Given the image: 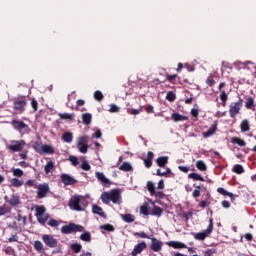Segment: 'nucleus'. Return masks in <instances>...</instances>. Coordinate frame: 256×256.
Returning <instances> with one entry per match:
<instances>
[{
  "label": "nucleus",
  "instance_id": "obj_1",
  "mask_svg": "<svg viewBox=\"0 0 256 256\" xmlns=\"http://www.w3.org/2000/svg\"><path fill=\"white\" fill-rule=\"evenodd\" d=\"M102 203L109 205V203H114V205H121V192L118 189H113L108 192H103L100 196Z\"/></svg>",
  "mask_w": 256,
  "mask_h": 256
},
{
  "label": "nucleus",
  "instance_id": "obj_2",
  "mask_svg": "<svg viewBox=\"0 0 256 256\" xmlns=\"http://www.w3.org/2000/svg\"><path fill=\"white\" fill-rule=\"evenodd\" d=\"M134 237H139L140 239H151L150 249L154 251V253H159L161 249H163V242L157 240V238H151V236L147 235L145 232H134Z\"/></svg>",
  "mask_w": 256,
  "mask_h": 256
},
{
  "label": "nucleus",
  "instance_id": "obj_3",
  "mask_svg": "<svg viewBox=\"0 0 256 256\" xmlns=\"http://www.w3.org/2000/svg\"><path fill=\"white\" fill-rule=\"evenodd\" d=\"M68 206L70 207V209H72V211H85V208L83 207V197L81 196H71Z\"/></svg>",
  "mask_w": 256,
  "mask_h": 256
},
{
  "label": "nucleus",
  "instance_id": "obj_4",
  "mask_svg": "<svg viewBox=\"0 0 256 256\" xmlns=\"http://www.w3.org/2000/svg\"><path fill=\"white\" fill-rule=\"evenodd\" d=\"M84 227L79 224L69 223L61 227V233L64 235H70L71 233H81L84 231Z\"/></svg>",
  "mask_w": 256,
  "mask_h": 256
},
{
  "label": "nucleus",
  "instance_id": "obj_5",
  "mask_svg": "<svg viewBox=\"0 0 256 256\" xmlns=\"http://www.w3.org/2000/svg\"><path fill=\"white\" fill-rule=\"evenodd\" d=\"M10 125L15 129V131H18L20 135H25L29 133V125H27L25 122L19 119H13L10 122Z\"/></svg>",
  "mask_w": 256,
  "mask_h": 256
},
{
  "label": "nucleus",
  "instance_id": "obj_6",
  "mask_svg": "<svg viewBox=\"0 0 256 256\" xmlns=\"http://www.w3.org/2000/svg\"><path fill=\"white\" fill-rule=\"evenodd\" d=\"M212 233H213V218H210L207 229L204 230L203 232L194 234V239H196V241H205V239H207V237H209V235H211Z\"/></svg>",
  "mask_w": 256,
  "mask_h": 256
},
{
  "label": "nucleus",
  "instance_id": "obj_7",
  "mask_svg": "<svg viewBox=\"0 0 256 256\" xmlns=\"http://www.w3.org/2000/svg\"><path fill=\"white\" fill-rule=\"evenodd\" d=\"M241 107H243V99L239 98L237 102H232L229 106V115L231 119H235L239 113H241Z\"/></svg>",
  "mask_w": 256,
  "mask_h": 256
},
{
  "label": "nucleus",
  "instance_id": "obj_8",
  "mask_svg": "<svg viewBox=\"0 0 256 256\" xmlns=\"http://www.w3.org/2000/svg\"><path fill=\"white\" fill-rule=\"evenodd\" d=\"M25 147L24 140H11L10 145H7L6 148L12 153H19V151H23Z\"/></svg>",
  "mask_w": 256,
  "mask_h": 256
},
{
  "label": "nucleus",
  "instance_id": "obj_9",
  "mask_svg": "<svg viewBox=\"0 0 256 256\" xmlns=\"http://www.w3.org/2000/svg\"><path fill=\"white\" fill-rule=\"evenodd\" d=\"M45 206H38L36 208V218L40 225H45L49 220V214H45Z\"/></svg>",
  "mask_w": 256,
  "mask_h": 256
},
{
  "label": "nucleus",
  "instance_id": "obj_10",
  "mask_svg": "<svg viewBox=\"0 0 256 256\" xmlns=\"http://www.w3.org/2000/svg\"><path fill=\"white\" fill-rule=\"evenodd\" d=\"M42 241L45 243L46 247H50V249H55L58 245L57 239H55L53 235H43Z\"/></svg>",
  "mask_w": 256,
  "mask_h": 256
},
{
  "label": "nucleus",
  "instance_id": "obj_11",
  "mask_svg": "<svg viewBox=\"0 0 256 256\" xmlns=\"http://www.w3.org/2000/svg\"><path fill=\"white\" fill-rule=\"evenodd\" d=\"M36 189H38L37 199H45V197H47V193H49V184H39L36 186Z\"/></svg>",
  "mask_w": 256,
  "mask_h": 256
},
{
  "label": "nucleus",
  "instance_id": "obj_12",
  "mask_svg": "<svg viewBox=\"0 0 256 256\" xmlns=\"http://www.w3.org/2000/svg\"><path fill=\"white\" fill-rule=\"evenodd\" d=\"M4 200L6 203H8V205H11V207H17V205H21V198L19 197V194H12L10 198L5 196Z\"/></svg>",
  "mask_w": 256,
  "mask_h": 256
},
{
  "label": "nucleus",
  "instance_id": "obj_13",
  "mask_svg": "<svg viewBox=\"0 0 256 256\" xmlns=\"http://www.w3.org/2000/svg\"><path fill=\"white\" fill-rule=\"evenodd\" d=\"M26 107H27V100L25 99H18L13 102L14 111H19V113H23Z\"/></svg>",
  "mask_w": 256,
  "mask_h": 256
},
{
  "label": "nucleus",
  "instance_id": "obj_14",
  "mask_svg": "<svg viewBox=\"0 0 256 256\" xmlns=\"http://www.w3.org/2000/svg\"><path fill=\"white\" fill-rule=\"evenodd\" d=\"M147 249V243L145 241H142L134 246V249L131 252L132 256L140 255V253H143Z\"/></svg>",
  "mask_w": 256,
  "mask_h": 256
},
{
  "label": "nucleus",
  "instance_id": "obj_15",
  "mask_svg": "<svg viewBox=\"0 0 256 256\" xmlns=\"http://www.w3.org/2000/svg\"><path fill=\"white\" fill-rule=\"evenodd\" d=\"M60 179L63 185H65L66 187L69 185H75V183H77V180L69 174H61Z\"/></svg>",
  "mask_w": 256,
  "mask_h": 256
},
{
  "label": "nucleus",
  "instance_id": "obj_16",
  "mask_svg": "<svg viewBox=\"0 0 256 256\" xmlns=\"http://www.w3.org/2000/svg\"><path fill=\"white\" fill-rule=\"evenodd\" d=\"M217 193H219L220 195H223V197H230L232 203L235 202V197H239V195H235L231 192H228L223 187L217 188Z\"/></svg>",
  "mask_w": 256,
  "mask_h": 256
},
{
  "label": "nucleus",
  "instance_id": "obj_17",
  "mask_svg": "<svg viewBox=\"0 0 256 256\" xmlns=\"http://www.w3.org/2000/svg\"><path fill=\"white\" fill-rule=\"evenodd\" d=\"M155 157V154L152 151H148L147 158L144 159V165L147 169H151L153 166V159Z\"/></svg>",
  "mask_w": 256,
  "mask_h": 256
},
{
  "label": "nucleus",
  "instance_id": "obj_18",
  "mask_svg": "<svg viewBox=\"0 0 256 256\" xmlns=\"http://www.w3.org/2000/svg\"><path fill=\"white\" fill-rule=\"evenodd\" d=\"M166 245H168V247H173V249H187V245L179 241H169L166 242Z\"/></svg>",
  "mask_w": 256,
  "mask_h": 256
},
{
  "label": "nucleus",
  "instance_id": "obj_19",
  "mask_svg": "<svg viewBox=\"0 0 256 256\" xmlns=\"http://www.w3.org/2000/svg\"><path fill=\"white\" fill-rule=\"evenodd\" d=\"M249 65H253L251 63V61H246V62L236 61V62H234V67L238 71H241V69H249Z\"/></svg>",
  "mask_w": 256,
  "mask_h": 256
},
{
  "label": "nucleus",
  "instance_id": "obj_20",
  "mask_svg": "<svg viewBox=\"0 0 256 256\" xmlns=\"http://www.w3.org/2000/svg\"><path fill=\"white\" fill-rule=\"evenodd\" d=\"M95 175L96 179H98V181H100L102 185H111V181L107 179V177H105V174H103L102 172H96Z\"/></svg>",
  "mask_w": 256,
  "mask_h": 256
},
{
  "label": "nucleus",
  "instance_id": "obj_21",
  "mask_svg": "<svg viewBox=\"0 0 256 256\" xmlns=\"http://www.w3.org/2000/svg\"><path fill=\"white\" fill-rule=\"evenodd\" d=\"M92 213H94V215H99L100 217L105 218V212L103 211V208H101V206L94 204L92 206Z\"/></svg>",
  "mask_w": 256,
  "mask_h": 256
},
{
  "label": "nucleus",
  "instance_id": "obj_22",
  "mask_svg": "<svg viewBox=\"0 0 256 256\" xmlns=\"http://www.w3.org/2000/svg\"><path fill=\"white\" fill-rule=\"evenodd\" d=\"M240 129L241 133H247L248 131H251V125L249 124V120H242L240 123Z\"/></svg>",
  "mask_w": 256,
  "mask_h": 256
},
{
  "label": "nucleus",
  "instance_id": "obj_23",
  "mask_svg": "<svg viewBox=\"0 0 256 256\" xmlns=\"http://www.w3.org/2000/svg\"><path fill=\"white\" fill-rule=\"evenodd\" d=\"M158 167H165L169 163V156H160L156 159Z\"/></svg>",
  "mask_w": 256,
  "mask_h": 256
},
{
  "label": "nucleus",
  "instance_id": "obj_24",
  "mask_svg": "<svg viewBox=\"0 0 256 256\" xmlns=\"http://www.w3.org/2000/svg\"><path fill=\"white\" fill-rule=\"evenodd\" d=\"M217 131V124H213L206 132H203V137L205 139L211 137V135H215Z\"/></svg>",
  "mask_w": 256,
  "mask_h": 256
},
{
  "label": "nucleus",
  "instance_id": "obj_25",
  "mask_svg": "<svg viewBox=\"0 0 256 256\" xmlns=\"http://www.w3.org/2000/svg\"><path fill=\"white\" fill-rule=\"evenodd\" d=\"M231 143H233V145H238L239 147H245L247 145V142L239 137H232Z\"/></svg>",
  "mask_w": 256,
  "mask_h": 256
},
{
  "label": "nucleus",
  "instance_id": "obj_26",
  "mask_svg": "<svg viewBox=\"0 0 256 256\" xmlns=\"http://www.w3.org/2000/svg\"><path fill=\"white\" fill-rule=\"evenodd\" d=\"M53 169H55V162L50 160L47 162V164L45 165V168H44L46 175H49V173H51V171H53Z\"/></svg>",
  "mask_w": 256,
  "mask_h": 256
},
{
  "label": "nucleus",
  "instance_id": "obj_27",
  "mask_svg": "<svg viewBox=\"0 0 256 256\" xmlns=\"http://www.w3.org/2000/svg\"><path fill=\"white\" fill-rule=\"evenodd\" d=\"M151 215H153L154 217H161V215H163V208L159 206H154L151 211Z\"/></svg>",
  "mask_w": 256,
  "mask_h": 256
},
{
  "label": "nucleus",
  "instance_id": "obj_28",
  "mask_svg": "<svg viewBox=\"0 0 256 256\" xmlns=\"http://www.w3.org/2000/svg\"><path fill=\"white\" fill-rule=\"evenodd\" d=\"M122 221L125 223H133L135 221V216L133 214H123Z\"/></svg>",
  "mask_w": 256,
  "mask_h": 256
},
{
  "label": "nucleus",
  "instance_id": "obj_29",
  "mask_svg": "<svg viewBox=\"0 0 256 256\" xmlns=\"http://www.w3.org/2000/svg\"><path fill=\"white\" fill-rule=\"evenodd\" d=\"M58 117L62 120H65V121H71L73 120V117H75V114H71V113H59L58 114Z\"/></svg>",
  "mask_w": 256,
  "mask_h": 256
},
{
  "label": "nucleus",
  "instance_id": "obj_30",
  "mask_svg": "<svg viewBox=\"0 0 256 256\" xmlns=\"http://www.w3.org/2000/svg\"><path fill=\"white\" fill-rule=\"evenodd\" d=\"M133 169V166L129 162H124L120 167V171H124L125 173L131 171Z\"/></svg>",
  "mask_w": 256,
  "mask_h": 256
},
{
  "label": "nucleus",
  "instance_id": "obj_31",
  "mask_svg": "<svg viewBox=\"0 0 256 256\" xmlns=\"http://www.w3.org/2000/svg\"><path fill=\"white\" fill-rule=\"evenodd\" d=\"M172 119L177 123L179 121H187V116L181 115L179 113H173Z\"/></svg>",
  "mask_w": 256,
  "mask_h": 256
},
{
  "label": "nucleus",
  "instance_id": "obj_32",
  "mask_svg": "<svg viewBox=\"0 0 256 256\" xmlns=\"http://www.w3.org/2000/svg\"><path fill=\"white\" fill-rule=\"evenodd\" d=\"M41 149L43 153H47L48 155H53V153H55V149L47 144L42 145Z\"/></svg>",
  "mask_w": 256,
  "mask_h": 256
},
{
  "label": "nucleus",
  "instance_id": "obj_33",
  "mask_svg": "<svg viewBox=\"0 0 256 256\" xmlns=\"http://www.w3.org/2000/svg\"><path fill=\"white\" fill-rule=\"evenodd\" d=\"M34 249L38 251V253H43V251H45L43 243L39 240L34 241Z\"/></svg>",
  "mask_w": 256,
  "mask_h": 256
},
{
  "label": "nucleus",
  "instance_id": "obj_34",
  "mask_svg": "<svg viewBox=\"0 0 256 256\" xmlns=\"http://www.w3.org/2000/svg\"><path fill=\"white\" fill-rule=\"evenodd\" d=\"M232 171H233V173H236L237 175H241V174L245 173V169L240 164L234 165L232 168Z\"/></svg>",
  "mask_w": 256,
  "mask_h": 256
},
{
  "label": "nucleus",
  "instance_id": "obj_35",
  "mask_svg": "<svg viewBox=\"0 0 256 256\" xmlns=\"http://www.w3.org/2000/svg\"><path fill=\"white\" fill-rule=\"evenodd\" d=\"M188 178L193 179V181H205V178H203V176H201L200 174L195 173V172L190 173L188 175Z\"/></svg>",
  "mask_w": 256,
  "mask_h": 256
},
{
  "label": "nucleus",
  "instance_id": "obj_36",
  "mask_svg": "<svg viewBox=\"0 0 256 256\" xmlns=\"http://www.w3.org/2000/svg\"><path fill=\"white\" fill-rule=\"evenodd\" d=\"M92 116L90 113L82 114V121L84 125H91Z\"/></svg>",
  "mask_w": 256,
  "mask_h": 256
},
{
  "label": "nucleus",
  "instance_id": "obj_37",
  "mask_svg": "<svg viewBox=\"0 0 256 256\" xmlns=\"http://www.w3.org/2000/svg\"><path fill=\"white\" fill-rule=\"evenodd\" d=\"M62 139L63 141H65V143H71L73 141V133L71 132H66L62 135Z\"/></svg>",
  "mask_w": 256,
  "mask_h": 256
},
{
  "label": "nucleus",
  "instance_id": "obj_38",
  "mask_svg": "<svg viewBox=\"0 0 256 256\" xmlns=\"http://www.w3.org/2000/svg\"><path fill=\"white\" fill-rule=\"evenodd\" d=\"M196 168L199 171H207V165L205 164V162L203 160H198L196 162Z\"/></svg>",
  "mask_w": 256,
  "mask_h": 256
},
{
  "label": "nucleus",
  "instance_id": "obj_39",
  "mask_svg": "<svg viewBox=\"0 0 256 256\" xmlns=\"http://www.w3.org/2000/svg\"><path fill=\"white\" fill-rule=\"evenodd\" d=\"M194 191L192 192V197H194V199H198V197H201V187L197 184H194Z\"/></svg>",
  "mask_w": 256,
  "mask_h": 256
},
{
  "label": "nucleus",
  "instance_id": "obj_40",
  "mask_svg": "<svg viewBox=\"0 0 256 256\" xmlns=\"http://www.w3.org/2000/svg\"><path fill=\"white\" fill-rule=\"evenodd\" d=\"M81 241H85L86 243H90L91 241V232H84L80 235Z\"/></svg>",
  "mask_w": 256,
  "mask_h": 256
},
{
  "label": "nucleus",
  "instance_id": "obj_41",
  "mask_svg": "<svg viewBox=\"0 0 256 256\" xmlns=\"http://www.w3.org/2000/svg\"><path fill=\"white\" fill-rule=\"evenodd\" d=\"M70 249H72L74 253H81L83 246L79 243H73L70 245Z\"/></svg>",
  "mask_w": 256,
  "mask_h": 256
},
{
  "label": "nucleus",
  "instance_id": "obj_42",
  "mask_svg": "<svg viewBox=\"0 0 256 256\" xmlns=\"http://www.w3.org/2000/svg\"><path fill=\"white\" fill-rule=\"evenodd\" d=\"M246 109H253L255 107V100L253 97H248L245 103Z\"/></svg>",
  "mask_w": 256,
  "mask_h": 256
},
{
  "label": "nucleus",
  "instance_id": "obj_43",
  "mask_svg": "<svg viewBox=\"0 0 256 256\" xmlns=\"http://www.w3.org/2000/svg\"><path fill=\"white\" fill-rule=\"evenodd\" d=\"M227 93L225 92V90H221V94H220V100L222 101V107H225V105H227Z\"/></svg>",
  "mask_w": 256,
  "mask_h": 256
},
{
  "label": "nucleus",
  "instance_id": "obj_44",
  "mask_svg": "<svg viewBox=\"0 0 256 256\" xmlns=\"http://www.w3.org/2000/svg\"><path fill=\"white\" fill-rule=\"evenodd\" d=\"M140 213L141 215H149V204L148 203H144L141 207H140Z\"/></svg>",
  "mask_w": 256,
  "mask_h": 256
},
{
  "label": "nucleus",
  "instance_id": "obj_45",
  "mask_svg": "<svg viewBox=\"0 0 256 256\" xmlns=\"http://www.w3.org/2000/svg\"><path fill=\"white\" fill-rule=\"evenodd\" d=\"M12 187H22L23 180H19L18 178H12L10 181Z\"/></svg>",
  "mask_w": 256,
  "mask_h": 256
},
{
  "label": "nucleus",
  "instance_id": "obj_46",
  "mask_svg": "<svg viewBox=\"0 0 256 256\" xmlns=\"http://www.w3.org/2000/svg\"><path fill=\"white\" fill-rule=\"evenodd\" d=\"M77 145H89V137L81 136L80 138H78Z\"/></svg>",
  "mask_w": 256,
  "mask_h": 256
},
{
  "label": "nucleus",
  "instance_id": "obj_47",
  "mask_svg": "<svg viewBox=\"0 0 256 256\" xmlns=\"http://www.w3.org/2000/svg\"><path fill=\"white\" fill-rule=\"evenodd\" d=\"M100 229L103 231H108L109 233H113V231H115V227L111 224H104L100 226Z\"/></svg>",
  "mask_w": 256,
  "mask_h": 256
},
{
  "label": "nucleus",
  "instance_id": "obj_48",
  "mask_svg": "<svg viewBox=\"0 0 256 256\" xmlns=\"http://www.w3.org/2000/svg\"><path fill=\"white\" fill-rule=\"evenodd\" d=\"M166 79L167 81H169V83H172V85H175L177 74H166Z\"/></svg>",
  "mask_w": 256,
  "mask_h": 256
},
{
  "label": "nucleus",
  "instance_id": "obj_49",
  "mask_svg": "<svg viewBox=\"0 0 256 256\" xmlns=\"http://www.w3.org/2000/svg\"><path fill=\"white\" fill-rule=\"evenodd\" d=\"M147 190L149 191L150 195L153 196V194L155 193V184H153V182L148 181L147 182Z\"/></svg>",
  "mask_w": 256,
  "mask_h": 256
},
{
  "label": "nucleus",
  "instance_id": "obj_50",
  "mask_svg": "<svg viewBox=\"0 0 256 256\" xmlns=\"http://www.w3.org/2000/svg\"><path fill=\"white\" fill-rule=\"evenodd\" d=\"M166 99H167V101L172 102V101H175V99H177V96L174 94L173 91H169L166 94Z\"/></svg>",
  "mask_w": 256,
  "mask_h": 256
},
{
  "label": "nucleus",
  "instance_id": "obj_51",
  "mask_svg": "<svg viewBox=\"0 0 256 256\" xmlns=\"http://www.w3.org/2000/svg\"><path fill=\"white\" fill-rule=\"evenodd\" d=\"M103 93L101 92V91H99V90H96L95 92H94V99L96 100V101H103Z\"/></svg>",
  "mask_w": 256,
  "mask_h": 256
},
{
  "label": "nucleus",
  "instance_id": "obj_52",
  "mask_svg": "<svg viewBox=\"0 0 256 256\" xmlns=\"http://www.w3.org/2000/svg\"><path fill=\"white\" fill-rule=\"evenodd\" d=\"M81 169H83V171H91V165L89 164V162L84 160L81 164Z\"/></svg>",
  "mask_w": 256,
  "mask_h": 256
},
{
  "label": "nucleus",
  "instance_id": "obj_53",
  "mask_svg": "<svg viewBox=\"0 0 256 256\" xmlns=\"http://www.w3.org/2000/svg\"><path fill=\"white\" fill-rule=\"evenodd\" d=\"M80 153H87V151H89V145L88 144H84V145H77Z\"/></svg>",
  "mask_w": 256,
  "mask_h": 256
},
{
  "label": "nucleus",
  "instance_id": "obj_54",
  "mask_svg": "<svg viewBox=\"0 0 256 256\" xmlns=\"http://www.w3.org/2000/svg\"><path fill=\"white\" fill-rule=\"evenodd\" d=\"M215 253H217V250L215 248H212V249L205 250L203 252V255L204 256H213V255H215Z\"/></svg>",
  "mask_w": 256,
  "mask_h": 256
},
{
  "label": "nucleus",
  "instance_id": "obj_55",
  "mask_svg": "<svg viewBox=\"0 0 256 256\" xmlns=\"http://www.w3.org/2000/svg\"><path fill=\"white\" fill-rule=\"evenodd\" d=\"M31 107L34 111H37L39 109V103L35 98L31 99Z\"/></svg>",
  "mask_w": 256,
  "mask_h": 256
},
{
  "label": "nucleus",
  "instance_id": "obj_56",
  "mask_svg": "<svg viewBox=\"0 0 256 256\" xmlns=\"http://www.w3.org/2000/svg\"><path fill=\"white\" fill-rule=\"evenodd\" d=\"M69 161L72 163V165H74V167H77V165H79V159L77 158V156H70Z\"/></svg>",
  "mask_w": 256,
  "mask_h": 256
},
{
  "label": "nucleus",
  "instance_id": "obj_57",
  "mask_svg": "<svg viewBox=\"0 0 256 256\" xmlns=\"http://www.w3.org/2000/svg\"><path fill=\"white\" fill-rule=\"evenodd\" d=\"M14 177H23V170L16 168L13 170Z\"/></svg>",
  "mask_w": 256,
  "mask_h": 256
},
{
  "label": "nucleus",
  "instance_id": "obj_58",
  "mask_svg": "<svg viewBox=\"0 0 256 256\" xmlns=\"http://www.w3.org/2000/svg\"><path fill=\"white\" fill-rule=\"evenodd\" d=\"M7 213H9V209L6 206H0V217L7 215Z\"/></svg>",
  "mask_w": 256,
  "mask_h": 256
},
{
  "label": "nucleus",
  "instance_id": "obj_59",
  "mask_svg": "<svg viewBox=\"0 0 256 256\" xmlns=\"http://www.w3.org/2000/svg\"><path fill=\"white\" fill-rule=\"evenodd\" d=\"M48 225L50 227H59V221L55 220V219H50L48 221Z\"/></svg>",
  "mask_w": 256,
  "mask_h": 256
},
{
  "label": "nucleus",
  "instance_id": "obj_60",
  "mask_svg": "<svg viewBox=\"0 0 256 256\" xmlns=\"http://www.w3.org/2000/svg\"><path fill=\"white\" fill-rule=\"evenodd\" d=\"M154 197H156L157 199H164L165 197V193L161 192V191H154Z\"/></svg>",
  "mask_w": 256,
  "mask_h": 256
},
{
  "label": "nucleus",
  "instance_id": "obj_61",
  "mask_svg": "<svg viewBox=\"0 0 256 256\" xmlns=\"http://www.w3.org/2000/svg\"><path fill=\"white\" fill-rule=\"evenodd\" d=\"M109 111H110V113H119V106H117L115 104H111Z\"/></svg>",
  "mask_w": 256,
  "mask_h": 256
},
{
  "label": "nucleus",
  "instance_id": "obj_62",
  "mask_svg": "<svg viewBox=\"0 0 256 256\" xmlns=\"http://www.w3.org/2000/svg\"><path fill=\"white\" fill-rule=\"evenodd\" d=\"M17 221H22L23 225H26L27 223V217L21 215V214H18L17 216Z\"/></svg>",
  "mask_w": 256,
  "mask_h": 256
},
{
  "label": "nucleus",
  "instance_id": "obj_63",
  "mask_svg": "<svg viewBox=\"0 0 256 256\" xmlns=\"http://www.w3.org/2000/svg\"><path fill=\"white\" fill-rule=\"evenodd\" d=\"M206 83L209 85V87H213V85H215V80H213L211 77H208Z\"/></svg>",
  "mask_w": 256,
  "mask_h": 256
},
{
  "label": "nucleus",
  "instance_id": "obj_64",
  "mask_svg": "<svg viewBox=\"0 0 256 256\" xmlns=\"http://www.w3.org/2000/svg\"><path fill=\"white\" fill-rule=\"evenodd\" d=\"M179 171H182V173H189V167L187 166H178Z\"/></svg>",
  "mask_w": 256,
  "mask_h": 256
}]
</instances>
